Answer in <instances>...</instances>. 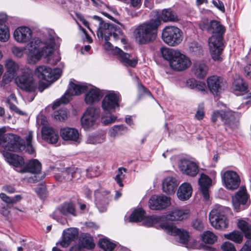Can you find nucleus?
<instances>
[{"instance_id": "1", "label": "nucleus", "mask_w": 251, "mask_h": 251, "mask_svg": "<svg viewBox=\"0 0 251 251\" xmlns=\"http://www.w3.org/2000/svg\"><path fill=\"white\" fill-rule=\"evenodd\" d=\"M205 30L212 34L209 38L210 53L215 61H222V52L224 48L223 43V35L226 29L218 21L212 20L205 27Z\"/></svg>"}, {"instance_id": "2", "label": "nucleus", "mask_w": 251, "mask_h": 251, "mask_svg": "<svg viewBox=\"0 0 251 251\" xmlns=\"http://www.w3.org/2000/svg\"><path fill=\"white\" fill-rule=\"evenodd\" d=\"M5 130L4 128H0V145L7 143L5 146V150L11 151H21L25 149V151L29 154H33L35 150L32 145L33 139V132L29 131L25 136L26 145L25 141L19 136L14 134H5Z\"/></svg>"}, {"instance_id": "3", "label": "nucleus", "mask_w": 251, "mask_h": 251, "mask_svg": "<svg viewBox=\"0 0 251 251\" xmlns=\"http://www.w3.org/2000/svg\"><path fill=\"white\" fill-rule=\"evenodd\" d=\"M160 25L159 20L154 19L138 26L133 32L136 41L140 45L153 42L156 39Z\"/></svg>"}, {"instance_id": "4", "label": "nucleus", "mask_w": 251, "mask_h": 251, "mask_svg": "<svg viewBox=\"0 0 251 251\" xmlns=\"http://www.w3.org/2000/svg\"><path fill=\"white\" fill-rule=\"evenodd\" d=\"M28 47L29 51L28 55V62L34 64L42 56L48 57L53 52L54 44H45L38 38H34L28 43Z\"/></svg>"}, {"instance_id": "5", "label": "nucleus", "mask_w": 251, "mask_h": 251, "mask_svg": "<svg viewBox=\"0 0 251 251\" xmlns=\"http://www.w3.org/2000/svg\"><path fill=\"white\" fill-rule=\"evenodd\" d=\"M230 209L222 205H215L209 214V220L211 225L215 229L223 230L227 227L228 220L227 215Z\"/></svg>"}, {"instance_id": "6", "label": "nucleus", "mask_w": 251, "mask_h": 251, "mask_svg": "<svg viewBox=\"0 0 251 251\" xmlns=\"http://www.w3.org/2000/svg\"><path fill=\"white\" fill-rule=\"evenodd\" d=\"M162 39L169 46H176L183 40L182 32L176 26H167L162 30Z\"/></svg>"}, {"instance_id": "7", "label": "nucleus", "mask_w": 251, "mask_h": 251, "mask_svg": "<svg viewBox=\"0 0 251 251\" xmlns=\"http://www.w3.org/2000/svg\"><path fill=\"white\" fill-rule=\"evenodd\" d=\"M122 100L121 95L114 91L106 95L101 102V107L106 114H111L116 109H119Z\"/></svg>"}, {"instance_id": "8", "label": "nucleus", "mask_w": 251, "mask_h": 251, "mask_svg": "<svg viewBox=\"0 0 251 251\" xmlns=\"http://www.w3.org/2000/svg\"><path fill=\"white\" fill-rule=\"evenodd\" d=\"M15 83L21 89L28 92H34L36 90L37 85L34 81L30 70L27 69L23 74L16 77Z\"/></svg>"}, {"instance_id": "9", "label": "nucleus", "mask_w": 251, "mask_h": 251, "mask_svg": "<svg viewBox=\"0 0 251 251\" xmlns=\"http://www.w3.org/2000/svg\"><path fill=\"white\" fill-rule=\"evenodd\" d=\"M207 86L214 96H218L227 88L226 80L223 77L213 75L208 77L206 80Z\"/></svg>"}, {"instance_id": "10", "label": "nucleus", "mask_w": 251, "mask_h": 251, "mask_svg": "<svg viewBox=\"0 0 251 251\" xmlns=\"http://www.w3.org/2000/svg\"><path fill=\"white\" fill-rule=\"evenodd\" d=\"M85 87L75 84L71 81L69 83V87L64 95L62 97L61 99L55 101L52 106L53 109H55L58 107L61 103H68L71 100V97L74 95H79L85 90Z\"/></svg>"}, {"instance_id": "11", "label": "nucleus", "mask_w": 251, "mask_h": 251, "mask_svg": "<svg viewBox=\"0 0 251 251\" xmlns=\"http://www.w3.org/2000/svg\"><path fill=\"white\" fill-rule=\"evenodd\" d=\"M61 73L60 69L58 68L52 70L45 66H38L35 71V74L38 78L48 81L57 79L60 76Z\"/></svg>"}, {"instance_id": "12", "label": "nucleus", "mask_w": 251, "mask_h": 251, "mask_svg": "<svg viewBox=\"0 0 251 251\" xmlns=\"http://www.w3.org/2000/svg\"><path fill=\"white\" fill-rule=\"evenodd\" d=\"M159 226L168 234L173 236H178L179 242L180 243L186 244L187 243L189 236L188 232L185 230L178 228L176 226L167 222L160 223Z\"/></svg>"}, {"instance_id": "13", "label": "nucleus", "mask_w": 251, "mask_h": 251, "mask_svg": "<svg viewBox=\"0 0 251 251\" xmlns=\"http://www.w3.org/2000/svg\"><path fill=\"white\" fill-rule=\"evenodd\" d=\"M96 204L100 212L107 210L109 201L112 199V196L109 191L100 188L95 192Z\"/></svg>"}, {"instance_id": "14", "label": "nucleus", "mask_w": 251, "mask_h": 251, "mask_svg": "<svg viewBox=\"0 0 251 251\" xmlns=\"http://www.w3.org/2000/svg\"><path fill=\"white\" fill-rule=\"evenodd\" d=\"M222 179L226 188L229 190L237 189L241 182L238 174L231 170L225 171L222 175Z\"/></svg>"}, {"instance_id": "15", "label": "nucleus", "mask_w": 251, "mask_h": 251, "mask_svg": "<svg viewBox=\"0 0 251 251\" xmlns=\"http://www.w3.org/2000/svg\"><path fill=\"white\" fill-rule=\"evenodd\" d=\"M99 108L90 107L87 109L81 119V124L84 128L92 127L100 115Z\"/></svg>"}, {"instance_id": "16", "label": "nucleus", "mask_w": 251, "mask_h": 251, "mask_svg": "<svg viewBox=\"0 0 251 251\" xmlns=\"http://www.w3.org/2000/svg\"><path fill=\"white\" fill-rule=\"evenodd\" d=\"M170 204V198L164 195H153L149 201V207L152 210H162Z\"/></svg>"}, {"instance_id": "17", "label": "nucleus", "mask_w": 251, "mask_h": 251, "mask_svg": "<svg viewBox=\"0 0 251 251\" xmlns=\"http://www.w3.org/2000/svg\"><path fill=\"white\" fill-rule=\"evenodd\" d=\"M221 121L226 127L232 129L237 128L239 126V119L237 113L230 110H222Z\"/></svg>"}, {"instance_id": "18", "label": "nucleus", "mask_w": 251, "mask_h": 251, "mask_svg": "<svg viewBox=\"0 0 251 251\" xmlns=\"http://www.w3.org/2000/svg\"><path fill=\"white\" fill-rule=\"evenodd\" d=\"M191 64L190 59L179 51L172 61L170 62V66L172 69L177 71H182L187 69Z\"/></svg>"}, {"instance_id": "19", "label": "nucleus", "mask_w": 251, "mask_h": 251, "mask_svg": "<svg viewBox=\"0 0 251 251\" xmlns=\"http://www.w3.org/2000/svg\"><path fill=\"white\" fill-rule=\"evenodd\" d=\"M249 196L247 194L246 189L245 188H241L235 195L232 197V204L234 210L238 212L241 210L244 209L246 208L245 205L247 203Z\"/></svg>"}, {"instance_id": "20", "label": "nucleus", "mask_w": 251, "mask_h": 251, "mask_svg": "<svg viewBox=\"0 0 251 251\" xmlns=\"http://www.w3.org/2000/svg\"><path fill=\"white\" fill-rule=\"evenodd\" d=\"M179 168L182 174L191 177L196 176L199 171L197 163L186 159L180 161Z\"/></svg>"}, {"instance_id": "21", "label": "nucleus", "mask_w": 251, "mask_h": 251, "mask_svg": "<svg viewBox=\"0 0 251 251\" xmlns=\"http://www.w3.org/2000/svg\"><path fill=\"white\" fill-rule=\"evenodd\" d=\"M116 26L113 24L104 23L103 21L99 23L97 35L99 37H104L105 40V48L106 49H110L112 47V44L108 41L109 40V34Z\"/></svg>"}, {"instance_id": "22", "label": "nucleus", "mask_w": 251, "mask_h": 251, "mask_svg": "<svg viewBox=\"0 0 251 251\" xmlns=\"http://www.w3.org/2000/svg\"><path fill=\"white\" fill-rule=\"evenodd\" d=\"M113 53L117 56L119 61L125 66L134 68L138 63L137 59L132 58L129 53L125 52L119 48H115Z\"/></svg>"}, {"instance_id": "23", "label": "nucleus", "mask_w": 251, "mask_h": 251, "mask_svg": "<svg viewBox=\"0 0 251 251\" xmlns=\"http://www.w3.org/2000/svg\"><path fill=\"white\" fill-rule=\"evenodd\" d=\"M200 190L205 200L209 199V188L212 185V179L207 175L201 173L198 180Z\"/></svg>"}, {"instance_id": "24", "label": "nucleus", "mask_w": 251, "mask_h": 251, "mask_svg": "<svg viewBox=\"0 0 251 251\" xmlns=\"http://www.w3.org/2000/svg\"><path fill=\"white\" fill-rule=\"evenodd\" d=\"M80 85L85 87V90L81 94L86 92L85 101L87 104H91L95 102L99 101L103 96L100 90L95 87L89 88L85 85Z\"/></svg>"}, {"instance_id": "25", "label": "nucleus", "mask_w": 251, "mask_h": 251, "mask_svg": "<svg viewBox=\"0 0 251 251\" xmlns=\"http://www.w3.org/2000/svg\"><path fill=\"white\" fill-rule=\"evenodd\" d=\"M78 235V231L76 228H68L63 231L62 240L57 242L56 245H60L63 248H66L72 241L77 239Z\"/></svg>"}, {"instance_id": "26", "label": "nucleus", "mask_w": 251, "mask_h": 251, "mask_svg": "<svg viewBox=\"0 0 251 251\" xmlns=\"http://www.w3.org/2000/svg\"><path fill=\"white\" fill-rule=\"evenodd\" d=\"M190 210L188 208L175 209L166 215L165 218L172 221H180L189 218Z\"/></svg>"}, {"instance_id": "27", "label": "nucleus", "mask_w": 251, "mask_h": 251, "mask_svg": "<svg viewBox=\"0 0 251 251\" xmlns=\"http://www.w3.org/2000/svg\"><path fill=\"white\" fill-rule=\"evenodd\" d=\"M78 170L75 168L69 167L55 175L54 177L59 182H65L72 180L79 175Z\"/></svg>"}, {"instance_id": "28", "label": "nucleus", "mask_w": 251, "mask_h": 251, "mask_svg": "<svg viewBox=\"0 0 251 251\" xmlns=\"http://www.w3.org/2000/svg\"><path fill=\"white\" fill-rule=\"evenodd\" d=\"M31 30L26 26H21L17 28L14 32V39L19 43H26L32 37Z\"/></svg>"}, {"instance_id": "29", "label": "nucleus", "mask_w": 251, "mask_h": 251, "mask_svg": "<svg viewBox=\"0 0 251 251\" xmlns=\"http://www.w3.org/2000/svg\"><path fill=\"white\" fill-rule=\"evenodd\" d=\"M191 70L192 72L197 78L203 79L208 74L209 68L204 61H198L194 63Z\"/></svg>"}, {"instance_id": "30", "label": "nucleus", "mask_w": 251, "mask_h": 251, "mask_svg": "<svg viewBox=\"0 0 251 251\" xmlns=\"http://www.w3.org/2000/svg\"><path fill=\"white\" fill-rule=\"evenodd\" d=\"M157 18L164 22H176L179 20V18L171 8L164 9L161 12H157Z\"/></svg>"}, {"instance_id": "31", "label": "nucleus", "mask_w": 251, "mask_h": 251, "mask_svg": "<svg viewBox=\"0 0 251 251\" xmlns=\"http://www.w3.org/2000/svg\"><path fill=\"white\" fill-rule=\"evenodd\" d=\"M43 139L47 142L53 144L57 143L58 140V132L53 128L44 126L42 129Z\"/></svg>"}, {"instance_id": "32", "label": "nucleus", "mask_w": 251, "mask_h": 251, "mask_svg": "<svg viewBox=\"0 0 251 251\" xmlns=\"http://www.w3.org/2000/svg\"><path fill=\"white\" fill-rule=\"evenodd\" d=\"M41 163L37 159H33L29 160L19 172L21 173L38 174L41 171Z\"/></svg>"}, {"instance_id": "33", "label": "nucleus", "mask_w": 251, "mask_h": 251, "mask_svg": "<svg viewBox=\"0 0 251 251\" xmlns=\"http://www.w3.org/2000/svg\"><path fill=\"white\" fill-rule=\"evenodd\" d=\"M3 155L5 160L11 165L15 167H21L25 164L24 159L23 157L17 154L3 151Z\"/></svg>"}, {"instance_id": "34", "label": "nucleus", "mask_w": 251, "mask_h": 251, "mask_svg": "<svg viewBox=\"0 0 251 251\" xmlns=\"http://www.w3.org/2000/svg\"><path fill=\"white\" fill-rule=\"evenodd\" d=\"M177 185V180L175 177H167L162 182L163 191L169 195L173 194L175 193Z\"/></svg>"}, {"instance_id": "35", "label": "nucleus", "mask_w": 251, "mask_h": 251, "mask_svg": "<svg viewBox=\"0 0 251 251\" xmlns=\"http://www.w3.org/2000/svg\"><path fill=\"white\" fill-rule=\"evenodd\" d=\"M192 193V188L191 185L189 183L185 182L179 187L177 195L179 200L186 201L191 197Z\"/></svg>"}, {"instance_id": "36", "label": "nucleus", "mask_w": 251, "mask_h": 251, "mask_svg": "<svg viewBox=\"0 0 251 251\" xmlns=\"http://www.w3.org/2000/svg\"><path fill=\"white\" fill-rule=\"evenodd\" d=\"M60 135L64 140L77 141L79 137L78 130L74 128L64 127L60 130Z\"/></svg>"}, {"instance_id": "37", "label": "nucleus", "mask_w": 251, "mask_h": 251, "mask_svg": "<svg viewBox=\"0 0 251 251\" xmlns=\"http://www.w3.org/2000/svg\"><path fill=\"white\" fill-rule=\"evenodd\" d=\"M232 88L235 94L239 95L240 92H244L247 91L248 85L243 78L238 77L233 82Z\"/></svg>"}, {"instance_id": "38", "label": "nucleus", "mask_w": 251, "mask_h": 251, "mask_svg": "<svg viewBox=\"0 0 251 251\" xmlns=\"http://www.w3.org/2000/svg\"><path fill=\"white\" fill-rule=\"evenodd\" d=\"M62 214L67 216L69 215L76 216L77 215L75 204L72 202H65L59 207Z\"/></svg>"}, {"instance_id": "39", "label": "nucleus", "mask_w": 251, "mask_h": 251, "mask_svg": "<svg viewBox=\"0 0 251 251\" xmlns=\"http://www.w3.org/2000/svg\"><path fill=\"white\" fill-rule=\"evenodd\" d=\"M160 52L163 58L168 61L170 63L171 61L174 59L176 56H177L179 51L173 49L162 47L160 49Z\"/></svg>"}, {"instance_id": "40", "label": "nucleus", "mask_w": 251, "mask_h": 251, "mask_svg": "<svg viewBox=\"0 0 251 251\" xmlns=\"http://www.w3.org/2000/svg\"><path fill=\"white\" fill-rule=\"evenodd\" d=\"M238 227L244 233L246 238L251 240V225L244 220H239L237 223Z\"/></svg>"}, {"instance_id": "41", "label": "nucleus", "mask_w": 251, "mask_h": 251, "mask_svg": "<svg viewBox=\"0 0 251 251\" xmlns=\"http://www.w3.org/2000/svg\"><path fill=\"white\" fill-rule=\"evenodd\" d=\"M146 218V212L142 208L135 210L129 217V221L131 222H139L144 220Z\"/></svg>"}, {"instance_id": "42", "label": "nucleus", "mask_w": 251, "mask_h": 251, "mask_svg": "<svg viewBox=\"0 0 251 251\" xmlns=\"http://www.w3.org/2000/svg\"><path fill=\"white\" fill-rule=\"evenodd\" d=\"M7 73L16 75L19 69V66L11 59H7L5 64Z\"/></svg>"}, {"instance_id": "43", "label": "nucleus", "mask_w": 251, "mask_h": 251, "mask_svg": "<svg viewBox=\"0 0 251 251\" xmlns=\"http://www.w3.org/2000/svg\"><path fill=\"white\" fill-rule=\"evenodd\" d=\"M201 238L202 241L209 244H214L217 240V236L213 232L209 230L203 233Z\"/></svg>"}, {"instance_id": "44", "label": "nucleus", "mask_w": 251, "mask_h": 251, "mask_svg": "<svg viewBox=\"0 0 251 251\" xmlns=\"http://www.w3.org/2000/svg\"><path fill=\"white\" fill-rule=\"evenodd\" d=\"M164 218V216L148 217L144 219L143 224L149 227L154 226L155 224L160 223Z\"/></svg>"}, {"instance_id": "45", "label": "nucleus", "mask_w": 251, "mask_h": 251, "mask_svg": "<svg viewBox=\"0 0 251 251\" xmlns=\"http://www.w3.org/2000/svg\"><path fill=\"white\" fill-rule=\"evenodd\" d=\"M99 245L104 251H112L116 247L114 243L106 238L100 239L99 242Z\"/></svg>"}, {"instance_id": "46", "label": "nucleus", "mask_w": 251, "mask_h": 251, "mask_svg": "<svg viewBox=\"0 0 251 251\" xmlns=\"http://www.w3.org/2000/svg\"><path fill=\"white\" fill-rule=\"evenodd\" d=\"M225 237L236 243H241L243 239L242 234L238 231H233L228 234H225Z\"/></svg>"}, {"instance_id": "47", "label": "nucleus", "mask_w": 251, "mask_h": 251, "mask_svg": "<svg viewBox=\"0 0 251 251\" xmlns=\"http://www.w3.org/2000/svg\"><path fill=\"white\" fill-rule=\"evenodd\" d=\"M81 242L83 249L86 248L88 250H92L95 247L93 238L90 236H85L83 237Z\"/></svg>"}, {"instance_id": "48", "label": "nucleus", "mask_w": 251, "mask_h": 251, "mask_svg": "<svg viewBox=\"0 0 251 251\" xmlns=\"http://www.w3.org/2000/svg\"><path fill=\"white\" fill-rule=\"evenodd\" d=\"M126 171L127 170L126 168L120 167L116 172L117 174L114 179L120 187H123L124 186L122 181L125 178V175L123 174V172H126Z\"/></svg>"}, {"instance_id": "49", "label": "nucleus", "mask_w": 251, "mask_h": 251, "mask_svg": "<svg viewBox=\"0 0 251 251\" xmlns=\"http://www.w3.org/2000/svg\"><path fill=\"white\" fill-rule=\"evenodd\" d=\"M10 37V33L8 27L4 25L2 27H0V41L1 42H6Z\"/></svg>"}, {"instance_id": "50", "label": "nucleus", "mask_w": 251, "mask_h": 251, "mask_svg": "<svg viewBox=\"0 0 251 251\" xmlns=\"http://www.w3.org/2000/svg\"><path fill=\"white\" fill-rule=\"evenodd\" d=\"M68 114L66 109H60L54 112V118L56 120L62 121L67 118Z\"/></svg>"}, {"instance_id": "51", "label": "nucleus", "mask_w": 251, "mask_h": 251, "mask_svg": "<svg viewBox=\"0 0 251 251\" xmlns=\"http://www.w3.org/2000/svg\"><path fill=\"white\" fill-rule=\"evenodd\" d=\"M123 32L121 28L117 25L114 28L113 30L110 31L109 34V38L111 36L113 37L115 41L119 40L122 37Z\"/></svg>"}, {"instance_id": "52", "label": "nucleus", "mask_w": 251, "mask_h": 251, "mask_svg": "<svg viewBox=\"0 0 251 251\" xmlns=\"http://www.w3.org/2000/svg\"><path fill=\"white\" fill-rule=\"evenodd\" d=\"M104 138L98 135H91L88 136L86 142L88 144H96L103 142Z\"/></svg>"}, {"instance_id": "53", "label": "nucleus", "mask_w": 251, "mask_h": 251, "mask_svg": "<svg viewBox=\"0 0 251 251\" xmlns=\"http://www.w3.org/2000/svg\"><path fill=\"white\" fill-rule=\"evenodd\" d=\"M189 50L196 55H200L201 53L202 49L197 43L194 42L190 44Z\"/></svg>"}, {"instance_id": "54", "label": "nucleus", "mask_w": 251, "mask_h": 251, "mask_svg": "<svg viewBox=\"0 0 251 251\" xmlns=\"http://www.w3.org/2000/svg\"><path fill=\"white\" fill-rule=\"evenodd\" d=\"M111 130L112 131V133L115 135L118 134H122V131L127 130V127L123 125H115L112 127Z\"/></svg>"}, {"instance_id": "55", "label": "nucleus", "mask_w": 251, "mask_h": 251, "mask_svg": "<svg viewBox=\"0 0 251 251\" xmlns=\"http://www.w3.org/2000/svg\"><path fill=\"white\" fill-rule=\"evenodd\" d=\"M204 116V104L200 103L198 106V110L196 113L195 117L198 120H202Z\"/></svg>"}, {"instance_id": "56", "label": "nucleus", "mask_w": 251, "mask_h": 251, "mask_svg": "<svg viewBox=\"0 0 251 251\" xmlns=\"http://www.w3.org/2000/svg\"><path fill=\"white\" fill-rule=\"evenodd\" d=\"M192 226L195 229L200 231L203 228V225L201 220L200 219H195L192 222Z\"/></svg>"}, {"instance_id": "57", "label": "nucleus", "mask_w": 251, "mask_h": 251, "mask_svg": "<svg viewBox=\"0 0 251 251\" xmlns=\"http://www.w3.org/2000/svg\"><path fill=\"white\" fill-rule=\"evenodd\" d=\"M116 118V117L111 113L109 117H103L102 118V123L104 125H107L115 122Z\"/></svg>"}, {"instance_id": "58", "label": "nucleus", "mask_w": 251, "mask_h": 251, "mask_svg": "<svg viewBox=\"0 0 251 251\" xmlns=\"http://www.w3.org/2000/svg\"><path fill=\"white\" fill-rule=\"evenodd\" d=\"M221 248L223 251H236L234 245L229 242L223 244Z\"/></svg>"}, {"instance_id": "59", "label": "nucleus", "mask_w": 251, "mask_h": 251, "mask_svg": "<svg viewBox=\"0 0 251 251\" xmlns=\"http://www.w3.org/2000/svg\"><path fill=\"white\" fill-rule=\"evenodd\" d=\"M7 103L9 105V108L11 110L14 111L15 113L24 115L25 113L20 110L15 104L12 103L10 101V99L8 98L6 100Z\"/></svg>"}, {"instance_id": "60", "label": "nucleus", "mask_w": 251, "mask_h": 251, "mask_svg": "<svg viewBox=\"0 0 251 251\" xmlns=\"http://www.w3.org/2000/svg\"><path fill=\"white\" fill-rule=\"evenodd\" d=\"M0 198L7 204L8 207L11 208V206L10 205H12V199L11 197H9L5 193H1L0 194Z\"/></svg>"}, {"instance_id": "61", "label": "nucleus", "mask_w": 251, "mask_h": 251, "mask_svg": "<svg viewBox=\"0 0 251 251\" xmlns=\"http://www.w3.org/2000/svg\"><path fill=\"white\" fill-rule=\"evenodd\" d=\"M15 76V75L10 74L9 73L4 74L2 77V79L1 82V83L5 84L9 83Z\"/></svg>"}, {"instance_id": "62", "label": "nucleus", "mask_w": 251, "mask_h": 251, "mask_svg": "<svg viewBox=\"0 0 251 251\" xmlns=\"http://www.w3.org/2000/svg\"><path fill=\"white\" fill-rule=\"evenodd\" d=\"M12 51L13 53L19 58L22 57L24 54L23 50L18 47H13L12 49Z\"/></svg>"}, {"instance_id": "63", "label": "nucleus", "mask_w": 251, "mask_h": 251, "mask_svg": "<svg viewBox=\"0 0 251 251\" xmlns=\"http://www.w3.org/2000/svg\"><path fill=\"white\" fill-rule=\"evenodd\" d=\"M244 75L246 77L251 78V62L244 67Z\"/></svg>"}, {"instance_id": "64", "label": "nucleus", "mask_w": 251, "mask_h": 251, "mask_svg": "<svg viewBox=\"0 0 251 251\" xmlns=\"http://www.w3.org/2000/svg\"><path fill=\"white\" fill-rule=\"evenodd\" d=\"M221 113L222 110L214 111L213 112L211 115V121L212 122V123H215L217 121V119L218 118H220L221 119Z\"/></svg>"}]
</instances>
